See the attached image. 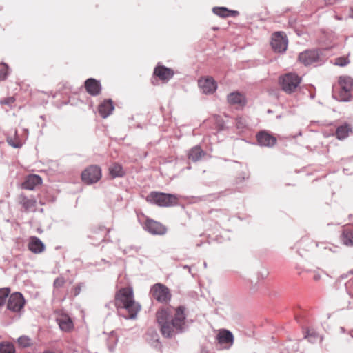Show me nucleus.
Wrapping results in <instances>:
<instances>
[{
    "label": "nucleus",
    "mask_w": 353,
    "mask_h": 353,
    "mask_svg": "<svg viewBox=\"0 0 353 353\" xmlns=\"http://www.w3.org/2000/svg\"><path fill=\"white\" fill-rule=\"evenodd\" d=\"M183 268H187V269H188V270H189V272H190V267H189V266H188V265H184V267H183Z\"/></svg>",
    "instance_id": "obj_43"
},
{
    "label": "nucleus",
    "mask_w": 353,
    "mask_h": 353,
    "mask_svg": "<svg viewBox=\"0 0 353 353\" xmlns=\"http://www.w3.org/2000/svg\"><path fill=\"white\" fill-rule=\"evenodd\" d=\"M15 348L14 345L9 343H0V353H14Z\"/></svg>",
    "instance_id": "obj_31"
},
{
    "label": "nucleus",
    "mask_w": 353,
    "mask_h": 353,
    "mask_svg": "<svg viewBox=\"0 0 353 353\" xmlns=\"http://www.w3.org/2000/svg\"><path fill=\"white\" fill-rule=\"evenodd\" d=\"M218 342L225 348H230L234 343V336L231 332L221 330L216 336Z\"/></svg>",
    "instance_id": "obj_13"
},
{
    "label": "nucleus",
    "mask_w": 353,
    "mask_h": 353,
    "mask_svg": "<svg viewBox=\"0 0 353 353\" xmlns=\"http://www.w3.org/2000/svg\"><path fill=\"white\" fill-rule=\"evenodd\" d=\"M10 293L9 288H4L0 289V306H2L6 303V299Z\"/></svg>",
    "instance_id": "obj_34"
},
{
    "label": "nucleus",
    "mask_w": 353,
    "mask_h": 353,
    "mask_svg": "<svg viewBox=\"0 0 353 353\" xmlns=\"http://www.w3.org/2000/svg\"><path fill=\"white\" fill-rule=\"evenodd\" d=\"M299 60L305 66L319 64L322 61L321 52L319 50H305L299 54Z\"/></svg>",
    "instance_id": "obj_7"
},
{
    "label": "nucleus",
    "mask_w": 353,
    "mask_h": 353,
    "mask_svg": "<svg viewBox=\"0 0 353 353\" xmlns=\"http://www.w3.org/2000/svg\"><path fill=\"white\" fill-rule=\"evenodd\" d=\"M349 62L350 61L347 57H338L334 60V64L341 67L347 65Z\"/></svg>",
    "instance_id": "obj_36"
},
{
    "label": "nucleus",
    "mask_w": 353,
    "mask_h": 353,
    "mask_svg": "<svg viewBox=\"0 0 353 353\" xmlns=\"http://www.w3.org/2000/svg\"><path fill=\"white\" fill-rule=\"evenodd\" d=\"M25 300L19 292L12 294L8 300L7 308L14 312H18L23 307Z\"/></svg>",
    "instance_id": "obj_10"
},
{
    "label": "nucleus",
    "mask_w": 353,
    "mask_h": 353,
    "mask_svg": "<svg viewBox=\"0 0 353 353\" xmlns=\"http://www.w3.org/2000/svg\"><path fill=\"white\" fill-rule=\"evenodd\" d=\"M351 336L353 337V332L351 334Z\"/></svg>",
    "instance_id": "obj_45"
},
{
    "label": "nucleus",
    "mask_w": 353,
    "mask_h": 353,
    "mask_svg": "<svg viewBox=\"0 0 353 353\" xmlns=\"http://www.w3.org/2000/svg\"><path fill=\"white\" fill-rule=\"evenodd\" d=\"M327 4H334L336 2V0H325Z\"/></svg>",
    "instance_id": "obj_39"
},
{
    "label": "nucleus",
    "mask_w": 353,
    "mask_h": 353,
    "mask_svg": "<svg viewBox=\"0 0 353 353\" xmlns=\"http://www.w3.org/2000/svg\"><path fill=\"white\" fill-rule=\"evenodd\" d=\"M86 91L92 96L98 95L101 90V83L93 78H90L85 81Z\"/></svg>",
    "instance_id": "obj_17"
},
{
    "label": "nucleus",
    "mask_w": 353,
    "mask_h": 353,
    "mask_svg": "<svg viewBox=\"0 0 353 353\" xmlns=\"http://www.w3.org/2000/svg\"><path fill=\"white\" fill-rule=\"evenodd\" d=\"M305 338H307L308 341L311 343H315L319 339L320 341L322 340V337L319 336L315 331L310 330L306 332Z\"/></svg>",
    "instance_id": "obj_32"
},
{
    "label": "nucleus",
    "mask_w": 353,
    "mask_h": 353,
    "mask_svg": "<svg viewBox=\"0 0 353 353\" xmlns=\"http://www.w3.org/2000/svg\"><path fill=\"white\" fill-rule=\"evenodd\" d=\"M146 201L161 207H168L176 203V197L174 194L152 192L147 196Z\"/></svg>",
    "instance_id": "obj_4"
},
{
    "label": "nucleus",
    "mask_w": 353,
    "mask_h": 353,
    "mask_svg": "<svg viewBox=\"0 0 353 353\" xmlns=\"http://www.w3.org/2000/svg\"><path fill=\"white\" fill-rule=\"evenodd\" d=\"M352 132V128L350 125L345 123L339 126L336 130V136L338 139L342 140L348 137L350 132Z\"/></svg>",
    "instance_id": "obj_25"
},
{
    "label": "nucleus",
    "mask_w": 353,
    "mask_h": 353,
    "mask_svg": "<svg viewBox=\"0 0 353 353\" xmlns=\"http://www.w3.org/2000/svg\"><path fill=\"white\" fill-rule=\"evenodd\" d=\"M259 144L263 147H272L276 143V139L266 132H260L256 135Z\"/></svg>",
    "instance_id": "obj_15"
},
{
    "label": "nucleus",
    "mask_w": 353,
    "mask_h": 353,
    "mask_svg": "<svg viewBox=\"0 0 353 353\" xmlns=\"http://www.w3.org/2000/svg\"><path fill=\"white\" fill-rule=\"evenodd\" d=\"M185 307H163L156 314L157 321L163 336L172 338L185 332L186 329Z\"/></svg>",
    "instance_id": "obj_1"
},
{
    "label": "nucleus",
    "mask_w": 353,
    "mask_h": 353,
    "mask_svg": "<svg viewBox=\"0 0 353 353\" xmlns=\"http://www.w3.org/2000/svg\"><path fill=\"white\" fill-rule=\"evenodd\" d=\"M339 99L341 101H350L353 98V79L347 76L340 77L339 81Z\"/></svg>",
    "instance_id": "obj_3"
},
{
    "label": "nucleus",
    "mask_w": 353,
    "mask_h": 353,
    "mask_svg": "<svg viewBox=\"0 0 353 353\" xmlns=\"http://www.w3.org/2000/svg\"><path fill=\"white\" fill-rule=\"evenodd\" d=\"M57 321L60 329L63 331L68 332L73 327V323L71 319L66 315L61 316Z\"/></svg>",
    "instance_id": "obj_22"
},
{
    "label": "nucleus",
    "mask_w": 353,
    "mask_h": 353,
    "mask_svg": "<svg viewBox=\"0 0 353 353\" xmlns=\"http://www.w3.org/2000/svg\"><path fill=\"white\" fill-rule=\"evenodd\" d=\"M42 183V179L39 175L30 174L23 183L22 188L26 190H32L35 187Z\"/></svg>",
    "instance_id": "obj_18"
},
{
    "label": "nucleus",
    "mask_w": 353,
    "mask_h": 353,
    "mask_svg": "<svg viewBox=\"0 0 353 353\" xmlns=\"http://www.w3.org/2000/svg\"><path fill=\"white\" fill-rule=\"evenodd\" d=\"M174 71L163 65H157L154 70V74L160 80L167 82L174 76Z\"/></svg>",
    "instance_id": "obj_14"
},
{
    "label": "nucleus",
    "mask_w": 353,
    "mask_h": 353,
    "mask_svg": "<svg viewBox=\"0 0 353 353\" xmlns=\"http://www.w3.org/2000/svg\"><path fill=\"white\" fill-rule=\"evenodd\" d=\"M114 109V106L112 100L108 99L104 101L99 105V112L103 118H106L110 115Z\"/></svg>",
    "instance_id": "obj_21"
},
{
    "label": "nucleus",
    "mask_w": 353,
    "mask_h": 353,
    "mask_svg": "<svg viewBox=\"0 0 353 353\" xmlns=\"http://www.w3.org/2000/svg\"><path fill=\"white\" fill-rule=\"evenodd\" d=\"M205 154V152L199 146H195L190 150L188 158L192 161L196 162L200 160Z\"/></svg>",
    "instance_id": "obj_26"
},
{
    "label": "nucleus",
    "mask_w": 353,
    "mask_h": 353,
    "mask_svg": "<svg viewBox=\"0 0 353 353\" xmlns=\"http://www.w3.org/2000/svg\"><path fill=\"white\" fill-rule=\"evenodd\" d=\"M18 343L22 347H27L30 345L31 340L26 336H22L18 338Z\"/></svg>",
    "instance_id": "obj_35"
},
{
    "label": "nucleus",
    "mask_w": 353,
    "mask_h": 353,
    "mask_svg": "<svg viewBox=\"0 0 353 353\" xmlns=\"http://www.w3.org/2000/svg\"><path fill=\"white\" fill-rule=\"evenodd\" d=\"M213 12L223 18L228 17H236L239 12L236 10H230L225 7H215L213 8Z\"/></svg>",
    "instance_id": "obj_23"
},
{
    "label": "nucleus",
    "mask_w": 353,
    "mask_h": 353,
    "mask_svg": "<svg viewBox=\"0 0 353 353\" xmlns=\"http://www.w3.org/2000/svg\"><path fill=\"white\" fill-rule=\"evenodd\" d=\"M28 249L33 253H41L45 249L43 243L36 236H31L28 243Z\"/></svg>",
    "instance_id": "obj_20"
},
{
    "label": "nucleus",
    "mask_w": 353,
    "mask_h": 353,
    "mask_svg": "<svg viewBox=\"0 0 353 353\" xmlns=\"http://www.w3.org/2000/svg\"><path fill=\"white\" fill-rule=\"evenodd\" d=\"M101 177V170L97 165H90L81 173L82 181L90 185L97 183Z\"/></svg>",
    "instance_id": "obj_8"
},
{
    "label": "nucleus",
    "mask_w": 353,
    "mask_h": 353,
    "mask_svg": "<svg viewBox=\"0 0 353 353\" xmlns=\"http://www.w3.org/2000/svg\"><path fill=\"white\" fill-rule=\"evenodd\" d=\"M228 102L231 105H239L244 106L246 104V99L245 96L239 92H234L230 93L227 97Z\"/></svg>",
    "instance_id": "obj_19"
},
{
    "label": "nucleus",
    "mask_w": 353,
    "mask_h": 353,
    "mask_svg": "<svg viewBox=\"0 0 353 353\" xmlns=\"http://www.w3.org/2000/svg\"><path fill=\"white\" fill-rule=\"evenodd\" d=\"M201 353H209L208 351L205 350H201Z\"/></svg>",
    "instance_id": "obj_42"
},
{
    "label": "nucleus",
    "mask_w": 353,
    "mask_h": 353,
    "mask_svg": "<svg viewBox=\"0 0 353 353\" xmlns=\"http://www.w3.org/2000/svg\"><path fill=\"white\" fill-rule=\"evenodd\" d=\"M109 170L110 174L114 178L122 176L124 174V171L122 166L118 163H114L110 167Z\"/></svg>",
    "instance_id": "obj_27"
},
{
    "label": "nucleus",
    "mask_w": 353,
    "mask_h": 353,
    "mask_svg": "<svg viewBox=\"0 0 353 353\" xmlns=\"http://www.w3.org/2000/svg\"><path fill=\"white\" fill-rule=\"evenodd\" d=\"M145 229L152 234L162 235L166 232V228L164 225L151 219L146 221Z\"/></svg>",
    "instance_id": "obj_12"
},
{
    "label": "nucleus",
    "mask_w": 353,
    "mask_h": 353,
    "mask_svg": "<svg viewBox=\"0 0 353 353\" xmlns=\"http://www.w3.org/2000/svg\"><path fill=\"white\" fill-rule=\"evenodd\" d=\"M351 17L353 18V9L352 10Z\"/></svg>",
    "instance_id": "obj_44"
},
{
    "label": "nucleus",
    "mask_w": 353,
    "mask_h": 353,
    "mask_svg": "<svg viewBox=\"0 0 353 353\" xmlns=\"http://www.w3.org/2000/svg\"><path fill=\"white\" fill-rule=\"evenodd\" d=\"M301 81V78L294 73H287L279 79L282 90L288 94L295 92Z\"/></svg>",
    "instance_id": "obj_5"
},
{
    "label": "nucleus",
    "mask_w": 353,
    "mask_h": 353,
    "mask_svg": "<svg viewBox=\"0 0 353 353\" xmlns=\"http://www.w3.org/2000/svg\"><path fill=\"white\" fill-rule=\"evenodd\" d=\"M198 85L202 92L205 94L214 93L217 88L216 82L211 77L200 79Z\"/></svg>",
    "instance_id": "obj_11"
},
{
    "label": "nucleus",
    "mask_w": 353,
    "mask_h": 353,
    "mask_svg": "<svg viewBox=\"0 0 353 353\" xmlns=\"http://www.w3.org/2000/svg\"><path fill=\"white\" fill-rule=\"evenodd\" d=\"M319 278H320V276H319V275H316V276H314V279H315V280H318V279H319Z\"/></svg>",
    "instance_id": "obj_41"
},
{
    "label": "nucleus",
    "mask_w": 353,
    "mask_h": 353,
    "mask_svg": "<svg viewBox=\"0 0 353 353\" xmlns=\"http://www.w3.org/2000/svg\"><path fill=\"white\" fill-rule=\"evenodd\" d=\"M150 295L152 299L162 303L169 301L171 297L169 289L161 283H156L151 288Z\"/></svg>",
    "instance_id": "obj_6"
},
{
    "label": "nucleus",
    "mask_w": 353,
    "mask_h": 353,
    "mask_svg": "<svg viewBox=\"0 0 353 353\" xmlns=\"http://www.w3.org/2000/svg\"><path fill=\"white\" fill-rule=\"evenodd\" d=\"M118 342V336L116 333L112 331L110 332L108 339H107V345L108 349L110 352H112L114 350V347Z\"/></svg>",
    "instance_id": "obj_28"
},
{
    "label": "nucleus",
    "mask_w": 353,
    "mask_h": 353,
    "mask_svg": "<svg viewBox=\"0 0 353 353\" xmlns=\"http://www.w3.org/2000/svg\"><path fill=\"white\" fill-rule=\"evenodd\" d=\"M235 125L237 129L244 130L248 126V122L245 118L238 117L236 118Z\"/></svg>",
    "instance_id": "obj_33"
},
{
    "label": "nucleus",
    "mask_w": 353,
    "mask_h": 353,
    "mask_svg": "<svg viewBox=\"0 0 353 353\" xmlns=\"http://www.w3.org/2000/svg\"><path fill=\"white\" fill-rule=\"evenodd\" d=\"M2 65L5 67V68L0 70V81L5 80L8 77V66L6 63H3Z\"/></svg>",
    "instance_id": "obj_37"
},
{
    "label": "nucleus",
    "mask_w": 353,
    "mask_h": 353,
    "mask_svg": "<svg viewBox=\"0 0 353 353\" xmlns=\"http://www.w3.org/2000/svg\"><path fill=\"white\" fill-rule=\"evenodd\" d=\"M271 46L275 52H284L288 47L286 35L281 32L274 33L272 39Z\"/></svg>",
    "instance_id": "obj_9"
},
{
    "label": "nucleus",
    "mask_w": 353,
    "mask_h": 353,
    "mask_svg": "<svg viewBox=\"0 0 353 353\" xmlns=\"http://www.w3.org/2000/svg\"><path fill=\"white\" fill-rule=\"evenodd\" d=\"M19 203L25 212H34L36 210L37 201L33 196L27 197L21 194L19 197Z\"/></svg>",
    "instance_id": "obj_16"
},
{
    "label": "nucleus",
    "mask_w": 353,
    "mask_h": 353,
    "mask_svg": "<svg viewBox=\"0 0 353 353\" xmlns=\"http://www.w3.org/2000/svg\"><path fill=\"white\" fill-rule=\"evenodd\" d=\"M115 305L119 308H124L128 312L127 319H135L141 306L136 303L131 288H122L116 294Z\"/></svg>",
    "instance_id": "obj_2"
},
{
    "label": "nucleus",
    "mask_w": 353,
    "mask_h": 353,
    "mask_svg": "<svg viewBox=\"0 0 353 353\" xmlns=\"http://www.w3.org/2000/svg\"><path fill=\"white\" fill-rule=\"evenodd\" d=\"M343 241L346 245L353 246V230H346L343 232Z\"/></svg>",
    "instance_id": "obj_29"
},
{
    "label": "nucleus",
    "mask_w": 353,
    "mask_h": 353,
    "mask_svg": "<svg viewBox=\"0 0 353 353\" xmlns=\"http://www.w3.org/2000/svg\"><path fill=\"white\" fill-rule=\"evenodd\" d=\"M14 136H15L14 139H13L10 137H8L7 138V142L10 146H12L14 148H19L22 146V143L17 137V130L14 131Z\"/></svg>",
    "instance_id": "obj_30"
},
{
    "label": "nucleus",
    "mask_w": 353,
    "mask_h": 353,
    "mask_svg": "<svg viewBox=\"0 0 353 353\" xmlns=\"http://www.w3.org/2000/svg\"><path fill=\"white\" fill-rule=\"evenodd\" d=\"M145 339L151 345H157L159 336L155 329L149 328L145 334Z\"/></svg>",
    "instance_id": "obj_24"
},
{
    "label": "nucleus",
    "mask_w": 353,
    "mask_h": 353,
    "mask_svg": "<svg viewBox=\"0 0 353 353\" xmlns=\"http://www.w3.org/2000/svg\"><path fill=\"white\" fill-rule=\"evenodd\" d=\"M14 101V99L12 97H10L8 99V101H5V103L8 104L10 103H12Z\"/></svg>",
    "instance_id": "obj_40"
},
{
    "label": "nucleus",
    "mask_w": 353,
    "mask_h": 353,
    "mask_svg": "<svg viewBox=\"0 0 353 353\" xmlns=\"http://www.w3.org/2000/svg\"><path fill=\"white\" fill-rule=\"evenodd\" d=\"M65 280L63 278H57L54 281V286L56 288H60L63 285Z\"/></svg>",
    "instance_id": "obj_38"
}]
</instances>
